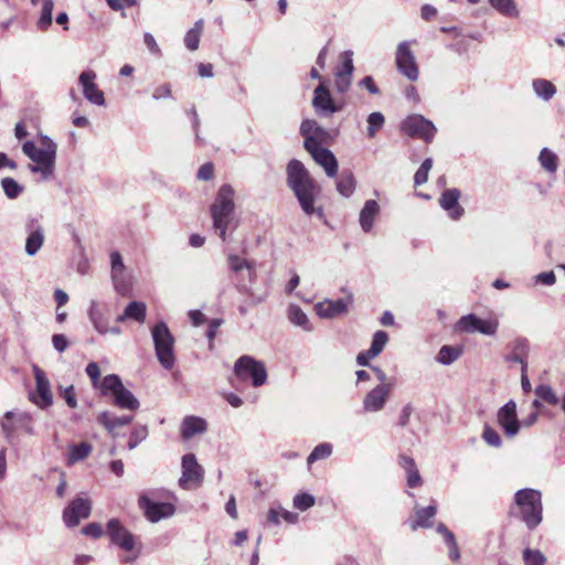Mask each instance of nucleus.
I'll return each instance as SVG.
<instances>
[{
  "instance_id": "1",
  "label": "nucleus",
  "mask_w": 565,
  "mask_h": 565,
  "mask_svg": "<svg viewBox=\"0 0 565 565\" xmlns=\"http://www.w3.org/2000/svg\"><path fill=\"white\" fill-rule=\"evenodd\" d=\"M288 185L295 192L301 209L308 215L317 213L322 216V209H316L315 198L319 186L315 183L305 166L298 160H291L287 166Z\"/></svg>"
},
{
  "instance_id": "2",
  "label": "nucleus",
  "mask_w": 565,
  "mask_h": 565,
  "mask_svg": "<svg viewBox=\"0 0 565 565\" xmlns=\"http://www.w3.org/2000/svg\"><path fill=\"white\" fill-rule=\"evenodd\" d=\"M22 151L34 162V164L29 166L31 172L41 173L43 180H49L53 177L57 146L51 138L42 136L40 147H36L33 141H25L22 145Z\"/></svg>"
},
{
  "instance_id": "3",
  "label": "nucleus",
  "mask_w": 565,
  "mask_h": 565,
  "mask_svg": "<svg viewBox=\"0 0 565 565\" xmlns=\"http://www.w3.org/2000/svg\"><path fill=\"white\" fill-rule=\"evenodd\" d=\"M235 190L231 184H223L217 190L215 199L210 206V214L213 221V227L218 233L222 241L226 239L227 228L234 217L235 212Z\"/></svg>"
},
{
  "instance_id": "4",
  "label": "nucleus",
  "mask_w": 565,
  "mask_h": 565,
  "mask_svg": "<svg viewBox=\"0 0 565 565\" xmlns=\"http://www.w3.org/2000/svg\"><path fill=\"white\" fill-rule=\"evenodd\" d=\"M514 504L529 530L536 529L543 520L542 492L525 488L515 492Z\"/></svg>"
},
{
  "instance_id": "5",
  "label": "nucleus",
  "mask_w": 565,
  "mask_h": 565,
  "mask_svg": "<svg viewBox=\"0 0 565 565\" xmlns=\"http://www.w3.org/2000/svg\"><path fill=\"white\" fill-rule=\"evenodd\" d=\"M151 338L160 365L171 370L175 364V339L164 321H159L151 328Z\"/></svg>"
},
{
  "instance_id": "6",
  "label": "nucleus",
  "mask_w": 565,
  "mask_h": 565,
  "mask_svg": "<svg viewBox=\"0 0 565 565\" xmlns=\"http://www.w3.org/2000/svg\"><path fill=\"white\" fill-rule=\"evenodd\" d=\"M103 396L111 395L113 404L120 409L137 411L140 406L137 397L124 386L117 374L106 375L99 383Z\"/></svg>"
},
{
  "instance_id": "7",
  "label": "nucleus",
  "mask_w": 565,
  "mask_h": 565,
  "mask_svg": "<svg viewBox=\"0 0 565 565\" xmlns=\"http://www.w3.org/2000/svg\"><path fill=\"white\" fill-rule=\"evenodd\" d=\"M106 534L114 545L130 553L125 556V563H130L137 559L139 556V550H136V537L118 519H110L107 522Z\"/></svg>"
},
{
  "instance_id": "8",
  "label": "nucleus",
  "mask_w": 565,
  "mask_h": 565,
  "mask_svg": "<svg viewBox=\"0 0 565 565\" xmlns=\"http://www.w3.org/2000/svg\"><path fill=\"white\" fill-rule=\"evenodd\" d=\"M234 373L239 381L250 380L255 387L264 385L267 381L265 364L249 355H243L235 362Z\"/></svg>"
},
{
  "instance_id": "9",
  "label": "nucleus",
  "mask_w": 565,
  "mask_h": 565,
  "mask_svg": "<svg viewBox=\"0 0 565 565\" xmlns=\"http://www.w3.org/2000/svg\"><path fill=\"white\" fill-rule=\"evenodd\" d=\"M401 129L407 136L422 139L426 142H430L437 132L434 122L418 114L407 116L403 120Z\"/></svg>"
},
{
  "instance_id": "10",
  "label": "nucleus",
  "mask_w": 565,
  "mask_h": 565,
  "mask_svg": "<svg viewBox=\"0 0 565 565\" xmlns=\"http://www.w3.org/2000/svg\"><path fill=\"white\" fill-rule=\"evenodd\" d=\"M2 431L8 441H12L15 433L24 431L32 434V418L29 414L20 411L7 412L0 422Z\"/></svg>"
},
{
  "instance_id": "11",
  "label": "nucleus",
  "mask_w": 565,
  "mask_h": 565,
  "mask_svg": "<svg viewBox=\"0 0 565 565\" xmlns=\"http://www.w3.org/2000/svg\"><path fill=\"white\" fill-rule=\"evenodd\" d=\"M459 332L475 333L483 335H494L499 328L497 319H481L475 313L462 316L455 326Z\"/></svg>"
},
{
  "instance_id": "12",
  "label": "nucleus",
  "mask_w": 565,
  "mask_h": 565,
  "mask_svg": "<svg viewBox=\"0 0 565 565\" xmlns=\"http://www.w3.org/2000/svg\"><path fill=\"white\" fill-rule=\"evenodd\" d=\"M395 63L398 72L409 81L415 82L418 79L419 70L416 63V57L411 50V42L403 41L397 45Z\"/></svg>"
},
{
  "instance_id": "13",
  "label": "nucleus",
  "mask_w": 565,
  "mask_h": 565,
  "mask_svg": "<svg viewBox=\"0 0 565 565\" xmlns=\"http://www.w3.org/2000/svg\"><path fill=\"white\" fill-rule=\"evenodd\" d=\"M182 476L179 479V486L189 490L193 487L201 486L204 478V469L199 465L193 454H186L182 457Z\"/></svg>"
},
{
  "instance_id": "14",
  "label": "nucleus",
  "mask_w": 565,
  "mask_h": 565,
  "mask_svg": "<svg viewBox=\"0 0 565 565\" xmlns=\"http://www.w3.org/2000/svg\"><path fill=\"white\" fill-rule=\"evenodd\" d=\"M497 423L507 438H514L519 434L522 424L518 418L514 401L510 399L498 409Z\"/></svg>"
},
{
  "instance_id": "15",
  "label": "nucleus",
  "mask_w": 565,
  "mask_h": 565,
  "mask_svg": "<svg viewBox=\"0 0 565 565\" xmlns=\"http://www.w3.org/2000/svg\"><path fill=\"white\" fill-rule=\"evenodd\" d=\"M139 508L143 511L145 516L152 523L162 519L172 516L175 507L169 502H154L146 493H141L138 499Z\"/></svg>"
},
{
  "instance_id": "16",
  "label": "nucleus",
  "mask_w": 565,
  "mask_h": 565,
  "mask_svg": "<svg viewBox=\"0 0 565 565\" xmlns=\"http://www.w3.org/2000/svg\"><path fill=\"white\" fill-rule=\"evenodd\" d=\"M312 107L317 115L330 117L334 113L342 110V104H338L331 96L329 89L323 83L316 87L312 98Z\"/></svg>"
},
{
  "instance_id": "17",
  "label": "nucleus",
  "mask_w": 565,
  "mask_h": 565,
  "mask_svg": "<svg viewBox=\"0 0 565 565\" xmlns=\"http://www.w3.org/2000/svg\"><path fill=\"white\" fill-rule=\"evenodd\" d=\"M392 384H379L363 398L362 407L364 413H379L384 409L392 392Z\"/></svg>"
},
{
  "instance_id": "18",
  "label": "nucleus",
  "mask_w": 565,
  "mask_h": 565,
  "mask_svg": "<svg viewBox=\"0 0 565 565\" xmlns=\"http://www.w3.org/2000/svg\"><path fill=\"white\" fill-rule=\"evenodd\" d=\"M353 302V296L350 294L347 298L330 300L324 299L315 305L316 313L322 319H332L348 311L349 306Z\"/></svg>"
},
{
  "instance_id": "19",
  "label": "nucleus",
  "mask_w": 565,
  "mask_h": 565,
  "mask_svg": "<svg viewBox=\"0 0 565 565\" xmlns=\"http://www.w3.org/2000/svg\"><path fill=\"white\" fill-rule=\"evenodd\" d=\"M306 150L311 154L313 160L324 169L328 177H334L337 174L338 161L330 150L320 145L315 146L311 140L307 143Z\"/></svg>"
},
{
  "instance_id": "20",
  "label": "nucleus",
  "mask_w": 565,
  "mask_h": 565,
  "mask_svg": "<svg viewBox=\"0 0 565 565\" xmlns=\"http://www.w3.org/2000/svg\"><path fill=\"white\" fill-rule=\"evenodd\" d=\"M90 502L87 499L77 498L73 500L63 512V520L66 526H76L82 519H86L90 514Z\"/></svg>"
},
{
  "instance_id": "21",
  "label": "nucleus",
  "mask_w": 565,
  "mask_h": 565,
  "mask_svg": "<svg viewBox=\"0 0 565 565\" xmlns=\"http://www.w3.org/2000/svg\"><path fill=\"white\" fill-rule=\"evenodd\" d=\"M96 78V73L94 71H84L79 75V83L83 87V94L85 98L92 104L103 106L105 104L104 93L98 89L96 84L94 83Z\"/></svg>"
},
{
  "instance_id": "22",
  "label": "nucleus",
  "mask_w": 565,
  "mask_h": 565,
  "mask_svg": "<svg viewBox=\"0 0 565 565\" xmlns=\"http://www.w3.org/2000/svg\"><path fill=\"white\" fill-rule=\"evenodd\" d=\"M460 191L458 189H448L439 198L440 206L448 212V216L458 221L465 214V209L459 204Z\"/></svg>"
},
{
  "instance_id": "23",
  "label": "nucleus",
  "mask_w": 565,
  "mask_h": 565,
  "mask_svg": "<svg viewBox=\"0 0 565 565\" xmlns=\"http://www.w3.org/2000/svg\"><path fill=\"white\" fill-rule=\"evenodd\" d=\"M34 377L36 382V392L32 396V399L41 408L47 407L53 401L50 382L44 372L39 367L34 369Z\"/></svg>"
},
{
  "instance_id": "24",
  "label": "nucleus",
  "mask_w": 565,
  "mask_h": 565,
  "mask_svg": "<svg viewBox=\"0 0 565 565\" xmlns=\"http://www.w3.org/2000/svg\"><path fill=\"white\" fill-rule=\"evenodd\" d=\"M353 71L352 52L347 51L344 52L342 65L335 73V88L339 93L343 94L350 88Z\"/></svg>"
},
{
  "instance_id": "25",
  "label": "nucleus",
  "mask_w": 565,
  "mask_h": 565,
  "mask_svg": "<svg viewBox=\"0 0 565 565\" xmlns=\"http://www.w3.org/2000/svg\"><path fill=\"white\" fill-rule=\"evenodd\" d=\"M87 315L96 332L102 335L107 334V324L109 323V318L107 316L105 305L94 299L90 300Z\"/></svg>"
},
{
  "instance_id": "26",
  "label": "nucleus",
  "mask_w": 565,
  "mask_h": 565,
  "mask_svg": "<svg viewBox=\"0 0 565 565\" xmlns=\"http://www.w3.org/2000/svg\"><path fill=\"white\" fill-rule=\"evenodd\" d=\"M300 132L305 137V148H307L309 140H311L313 145L317 146L324 141L328 137L327 130L313 119H305L301 122Z\"/></svg>"
},
{
  "instance_id": "27",
  "label": "nucleus",
  "mask_w": 565,
  "mask_h": 565,
  "mask_svg": "<svg viewBox=\"0 0 565 565\" xmlns=\"http://www.w3.org/2000/svg\"><path fill=\"white\" fill-rule=\"evenodd\" d=\"M379 214L380 204L375 200H367L359 214V224L364 233L371 232Z\"/></svg>"
},
{
  "instance_id": "28",
  "label": "nucleus",
  "mask_w": 565,
  "mask_h": 565,
  "mask_svg": "<svg viewBox=\"0 0 565 565\" xmlns=\"http://www.w3.org/2000/svg\"><path fill=\"white\" fill-rule=\"evenodd\" d=\"M207 428L205 419L196 416H186L180 426V434L184 440H189L195 435L203 434Z\"/></svg>"
},
{
  "instance_id": "29",
  "label": "nucleus",
  "mask_w": 565,
  "mask_h": 565,
  "mask_svg": "<svg viewBox=\"0 0 565 565\" xmlns=\"http://www.w3.org/2000/svg\"><path fill=\"white\" fill-rule=\"evenodd\" d=\"M530 347L529 342L525 339H516L512 343V350L509 355H507V361L518 363L521 365V371L527 370L526 359L529 356Z\"/></svg>"
},
{
  "instance_id": "30",
  "label": "nucleus",
  "mask_w": 565,
  "mask_h": 565,
  "mask_svg": "<svg viewBox=\"0 0 565 565\" xmlns=\"http://www.w3.org/2000/svg\"><path fill=\"white\" fill-rule=\"evenodd\" d=\"M414 513H415V520L411 523L412 530L415 531L418 527L428 529V527L433 526L431 519L437 513V505L430 504L427 508H419L416 505L414 508Z\"/></svg>"
},
{
  "instance_id": "31",
  "label": "nucleus",
  "mask_w": 565,
  "mask_h": 565,
  "mask_svg": "<svg viewBox=\"0 0 565 565\" xmlns=\"http://www.w3.org/2000/svg\"><path fill=\"white\" fill-rule=\"evenodd\" d=\"M399 465L405 470L407 477V486L409 488L420 487L423 483L419 471L413 458L406 455L399 456Z\"/></svg>"
},
{
  "instance_id": "32",
  "label": "nucleus",
  "mask_w": 565,
  "mask_h": 565,
  "mask_svg": "<svg viewBox=\"0 0 565 565\" xmlns=\"http://www.w3.org/2000/svg\"><path fill=\"white\" fill-rule=\"evenodd\" d=\"M132 419V416H115L109 412H103L97 416V422L114 436L117 427L127 426Z\"/></svg>"
},
{
  "instance_id": "33",
  "label": "nucleus",
  "mask_w": 565,
  "mask_h": 565,
  "mask_svg": "<svg viewBox=\"0 0 565 565\" xmlns=\"http://www.w3.org/2000/svg\"><path fill=\"white\" fill-rule=\"evenodd\" d=\"M531 85L535 96L543 102L553 99L557 92L556 86L545 78H534Z\"/></svg>"
},
{
  "instance_id": "34",
  "label": "nucleus",
  "mask_w": 565,
  "mask_h": 565,
  "mask_svg": "<svg viewBox=\"0 0 565 565\" xmlns=\"http://www.w3.org/2000/svg\"><path fill=\"white\" fill-rule=\"evenodd\" d=\"M115 291L124 297L130 296L132 290V275L127 270L111 275Z\"/></svg>"
},
{
  "instance_id": "35",
  "label": "nucleus",
  "mask_w": 565,
  "mask_h": 565,
  "mask_svg": "<svg viewBox=\"0 0 565 565\" xmlns=\"http://www.w3.org/2000/svg\"><path fill=\"white\" fill-rule=\"evenodd\" d=\"M44 232L42 227L36 226L32 230L25 241V253L29 256H34L43 246Z\"/></svg>"
},
{
  "instance_id": "36",
  "label": "nucleus",
  "mask_w": 565,
  "mask_h": 565,
  "mask_svg": "<svg viewBox=\"0 0 565 565\" xmlns=\"http://www.w3.org/2000/svg\"><path fill=\"white\" fill-rule=\"evenodd\" d=\"M288 319L291 323L297 327H300L302 330L310 332L312 330V326L308 319V316L302 311V309L297 305H290L288 307Z\"/></svg>"
},
{
  "instance_id": "37",
  "label": "nucleus",
  "mask_w": 565,
  "mask_h": 565,
  "mask_svg": "<svg viewBox=\"0 0 565 565\" xmlns=\"http://www.w3.org/2000/svg\"><path fill=\"white\" fill-rule=\"evenodd\" d=\"M124 311L128 320H134L138 323H143L146 321L147 305L142 301L129 302Z\"/></svg>"
},
{
  "instance_id": "38",
  "label": "nucleus",
  "mask_w": 565,
  "mask_h": 565,
  "mask_svg": "<svg viewBox=\"0 0 565 565\" xmlns=\"http://www.w3.org/2000/svg\"><path fill=\"white\" fill-rule=\"evenodd\" d=\"M92 450V446L86 441L70 446L67 463L74 465L77 461L84 460L90 455Z\"/></svg>"
},
{
  "instance_id": "39",
  "label": "nucleus",
  "mask_w": 565,
  "mask_h": 565,
  "mask_svg": "<svg viewBox=\"0 0 565 565\" xmlns=\"http://www.w3.org/2000/svg\"><path fill=\"white\" fill-rule=\"evenodd\" d=\"M541 167L548 173L554 174L558 168V157L548 148H543L539 154Z\"/></svg>"
},
{
  "instance_id": "40",
  "label": "nucleus",
  "mask_w": 565,
  "mask_h": 565,
  "mask_svg": "<svg viewBox=\"0 0 565 565\" xmlns=\"http://www.w3.org/2000/svg\"><path fill=\"white\" fill-rule=\"evenodd\" d=\"M489 3L504 17L518 18L520 14L514 0H489Z\"/></svg>"
},
{
  "instance_id": "41",
  "label": "nucleus",
  "mask_w": 565,
  "mask_h": 565,
  "mask_svg": "<svg viewBox=\"0 0 565 565\" xmlns=\"http://www.w3.org/2000/svg\"><path fill=\"white\" fill-rule=\"evenodd\" d=\"M228 265L230 268L235 273H242L245 270L247 278L249 280H253L255 278V269L246 259L241 258L239 256L236 255H231L228 257Z\"/></svg>"
},
{
  "instance_id": "42",
  "label": "nucleus",
  "mask_w": 565,
  "mask_h": 565,
  "mask_svg": "<svg viewBox=\"0 0 565 565\" xmlns=\"http://www.w3.org/2000/svg\"><path fill=\"white\" fill-rule=\"evenodd\" d=\"M388 342V334L383 331L379 330L373 334L372 343L370 349L367 350V354L371 356H377L381 354V352L384 350L385 345Z\"/></svg>"
},
{
  "instance_id": "43",
  "label": "nucleus",
  "mask_w": 565,
  "mask_h": 565,
  "mask_svg": "<svg viewBox=\"0 0 565 565\" xmlns=\"http://www.w3.org/2000/svg\"><path fill=\"white\" fill-rule=\"evenodd\" d=\"M355 189V180L352 172H343L337 183V190L340 194L349 198Z\"/></svg>"
},
{
  "instance_id": "44",
  "label": "nucleus",
  "mask_w": 565,
  "mask_h": 565,
  "mask_svg": "<svg viewBox=\"0 0 565 565\" xmlns=\"http://www.w3.org/2000/svg\"><path fill=\"white\" fill-rule=\"evenodd\" d=\"M367 136L369 138H374L376 134L383 128L385 122V117L380 111H373L367 116Z\"/></svg>"
},
{
  "instance_id": "45",
  "label": "nucleus",
  "mask_w": 565,
  "mask_h": 565,
  "mask_svg": "<svg viewBox=\"0 0 565 565\" xmlns=\"http://www.w3.org/2000/svg\"><path fill=\"white\" fill-rule=\"evenodd\" d=\"M460 352L461 351L455 347L444 345L440 348L436 360L443 365H450L460 356Z\"/></svg>"
},
{
  "instance_id": "46",
  "label": "nucleus",
  "mask_w": 565,
  "mask_h": 565,
  "mask_svg": "<svg viewBox=\"0 0 565 565\" xmlns=\"http://www.w3.org/2000/svg\"><path fill=\"white\" fill-rule=\"evenodd\" d=\"M53 8V0H43L41 15L38 21V28L41 31H46L51 26Z\"/></svg>"
},
{
  "instance_id": "47",
  "label": "nucleus",
  "mask_w": 565,
  "mask_h": 565,
  "mask_svg": "<svg viewBox=\"0 0 565 565\" xmlns=\"http://www.w3.org/2000/svg\"><path fill=\"white\" fill-rule=\"evenodd\" d=\"M333 447L329 443L319 444L313 448L311 454L307 458V463L311 465L317 460L326 459L331 456Z\"/></svg>"
},
{
  "instance_id": "48",
  "label": "nucleus",
  "mask_w": 565,
  "mask_h": 565,
  "mask_svg": "<svg viewBox=\"0 0 565 565\" xmlns=\"http://www.w3.org/2000/svg\"><path fill=\"white\" fill-rule=\"evenodd\" d=\"M1 186L4 194L13 200L17 199L23 191V188L12 178H3L1 180Z\"/></svg>"
},
{
  "instance_id": "49",
  "label": "nucleus",
  "mask_w": 565,
  "mask_h": 565,
  "mask_svg": "<svg viewBox=\"0 0 565 565\" xmlns=\"http://www.w3.org/2000/svg\"><path fill=\"white\" fill-rule=\"evenodd\" d=\"M481 437L483 441L490 447L500 448L502 446L501 436L490 425H484Z\"/></svg>"
},
{
  "instance_id": "50",
  "label": "nucleus",
  "mask_w": 565,
  "mask_h": 565,
  "mask_svg": "<svg viewBox=\"0 0 565 565\" xmlns=\"http://www.w3.org/2000/svg\"><path fill=\"white\" fill-rule=\"evenodd\" d=\"M535 394L540 399L548 403L550 405H556L558 403V397L550 385L541 384L536 386Z\"/></svg>"
},
{
  "instance_id": "51",
  "label": "nucleus",
  "mask_w": 565,
  "mask_h": 565,
  "mask_svg": "<svg viewBox=\"0 0 565 565\" xmlns=\"http://www.w3.org/2000/svg\"><path fill=\"white\" fill-rule=\"evenodd\" d=\"M523 561L525 565H545L546 557L539 550L525 548L523 551Z\"/></svg>"
},
{
  "instance_id": "52",
  "label": "nucleus",
  "mask_w": 565,
  "mask_h": 565,
  "mask_svg": "<svg viewBox=\"0 0 565 565\" xmlns=\"http://www.w3.org/2000/svg\"><path fill=\"white\" fill-rule=\"evenodd\" d=\"M433 167V159L427 158L423 161L414 175V183L416 186L422 185L428 180V172Z\"/></svg>"
},
{
  "instance_id": "53",
  "label": "nucleus",
  "mask_w": 565,
  "mask_h": 565,
  "mask_svg": "<svg viewBox=\"0 0 565 565\" xmlns=\"http://www.w3.org/2000/svg\"><path fill=\"white\" fill-rule=\"evenodd\" d=\"M316 503L315 497L309 493H299L294 497L292 504L300 511H306Z\"/></svg>"
},
{
  "instance_id": "54",
  "label": "nucleus",
  "mask_w": 565,
  "mask_h": 565,
  "mask_svg": "<svg viewBox=\"0 0 565 565\" xmlns=\"http://www.w3.org/2000/svg\"><path fill=\"white\" fill-rule=\"evenodd\" d=\"M148 436V430L146 426H137L130 434V438L128 441V448L135 449L142 440H145Z\"/></svg>"
},
{
  "instance_id": "55",
  "label": "nucleus",
  "mask_w": 565,
  "mask_h": 565,
  "mask_svg": "<svg viewBox=\"0 0 565 565\" xmlns=\"http://www.w3.org/2000/svg\"><path fill=\"white\" fill-rule=\"evenodd\" d=\"M110 265H111L110 275L127 270V268L124 264L122 257L119 254V252H117V250H114L110 253Z\"/></svg>"
},
{
  "instance_id": "56",
  "label": "nucleus",
  "mask_w": 565,
  "mask_h": 565,
  "mask_svg": "<svg viewBox=\"0 0 565 565\" xmlns=\"http://www.w3.org/2000/svg\"><path fill=\"white\" fill-rule=\"evenodd\" d=\"M82 532L83 534L94 539H99L106 534V530L104 531L99 523H89L82 529Z\"/></svg>"
},
{
  "instance_id": "57",
  "label": "nucleus",
  "mask_w": 565,
  "mask_h": 565,
  "mask_svg": "<svg viewBox=\"0 0 565 565\" xmlns=\"http://www.w3.org/2000/svg\"><path fill=\"white\" fill-rule=\"evenodd\" d=\"M143 43L151 54H153L156 56H161V50H160L154 36L151 33L146 32L143 34Z\"/></svg>"
},
{
  "instance_id": "58",
  "label": "nucleus",
  "mask_w": 565,
  "mask_h": 565,
  "mask_svg": "<svg viewBox=\"0 0 565 565\" xmlns=\"http://www.w3.org/2000/svg\"><path fill=\"white\" fill-rule=\"evenodd\" d=\"M201 35L189 30L184 35V45L190 51H196L199 49Z\"/></svg>"
},
{
  "instance_id": "59",
  "label": "nucleus",
  "mask_w": 565,
  "mask_h": 565,
  "mask_svg": "<svg viewBox=\"0 0 565 565\" xmlns=\"http://www.w3.org/2000/svg\"><path fill=\"white\" fill-rule=\"evenodd\" d=\"M534 280L536 284H542L545 286H553L556 281V276H555L554 271H552V270L543 271V273L537 274L534 277Z\"/></svg>"
},
{
  "instance_id": "60",
  "label": "nucleus",
  "mask_w": 565,
  "mask_h": 565,
  "mask_svg": "<svg viewBox=\"0 0 565 565\" xmlns=\"http://www.w3.org/2000/svg\"><path fill=\"white\" fill-rule=\"evenodd\" d=\"M86 374L90 379L93 386H97L100 376V370L96 362H90L86 366Z\"/></svg>"
},
{
  "instance_id": "61",
  "label": "nucleus",
  "mask_w": 565,
  "mask_h": 565,
  "mask_svg": "<svg viewBox=\"0 0 565 565\" xmlns=\"http://www.w3.org/2000/svg\"><path fill=\"white\" fill-rule=\"evenodd\" d=\"M172 97V90L171 86L169 84H163L154 88L152 93V98L156 100H160L163 98H171Z\"/></svg>"
},
{
  "instance_id": "62",
  "label": "nucleus",
  "mask_w": 565,
  "mask_h": 565,
  "mask_svg": "<svg viewBox=\"0 0 565 565\" xmlns=\"http://www.w3.org/2000/svg\"><path fill=\"white\" fill-rule=\"evenodd\" d=\"M198 179L209 181L214 177V168L212 163H204L198 171Z\"/></svg>"
},
{
  "instance_id": "63",
  "label": "nucleus",
  "mask_w": 565,
  "mask_h": 565,
  "mask_svg": "<svg viewBox=\"0 0 565 565\" xmlns=\"http://www.w3.org/2000/svg\"><path fill=\"white\" fill-rule=\"evenodd\" d=\"M359 85L361 87H364L365 89H367V92L372 95H377L380 94V89L379 87L375 85L372 76H365L363 77L360 82H359Z\"/></svg>"
},
{
  "instance_id": "64",
  "label": "nucleus",
  "mask_w": 565,
  "mask_h": 565,
  "mask_svg": "<svg viewBox=\"0 0 565 565\" xmlns=\"http://www.w3.org/2000/svg\"><path fill=\"white\" fill-rule=\"evenodd\" d=\"M52 343L56 351L64 352L68 347V341L63 334H54L52 337Z\"/></svg>"
}]
</instances>
